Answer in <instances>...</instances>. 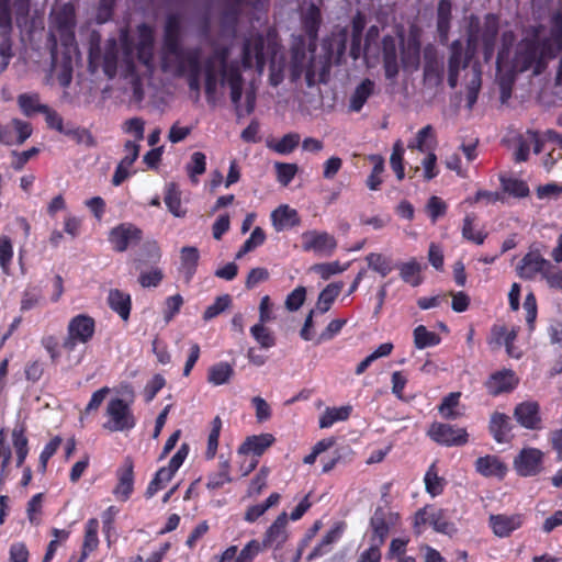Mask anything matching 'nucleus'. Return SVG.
<instances>
[{
    "mask_svg": "<svg viewBox=\"0 0 562 562\" xmlns=\"http://www.w3.org/2000/svg\"><path fill=\"white\" fill-rule=\"evenodd\" d=\"M424 481L426 491L431 496H438L443 492L445 481L438 476L435 464L427 470Z\"/></svg>",
    "mask_w": 562,
    "mask_h": 562,
    "instance_id": "60",
    "label": "nucleus"
},
{
    "mask_svg": "<svg viewBox=\"0 0 562 562\" xmlns=\"http://www.w3.org/2000/svg\"><path fill=\"white\" fill-rule=\"evenodd\" d=\"M138 31L140 40L137 45V58L143 65L150 66L153 61V31L147 24L139 25Z\"/></svg>",
    "mask_w": 562,
    "mask_h": 562,
    "instance_id": "39",
    "label": "nucleus"
},
{
    "mask_svg": "<svg viewBox=\"0 0 562 562\" xmlns=\"http://www.w3.org/2000/svg\"><path fill=\"white\" fill-rule=\"evenodd\" d=\"M352 407L341 406V407H327L325 412L319 417V427L321 428H329L337 422L347 420L351 414Z\"/></svg>",
    "mask_w": 562,
    "mask_h": 562,
    "instance_id": "46",
    "label": "nucleus"
},
{
    "mask_svg": "<svg viewBox=\"0 0 562 562\" xmlns=\"http://www.w3.org/2000/svg\"><path fill=\"white\" fill-rule=\"evenodd\" d=\"M232 304V297L229 294H223L215 299L214 303L206 307V310L203 313V319L205 322H209L216 316H218L221 313H223L225 310H227Z\"/></svg>",
    "mask_w": 562,
    "mask_h": 562,
    "instance_id": "62",
    "label": "nucleus"
},
{
    "mask_svg": "<svg viewBox=\"0 0 562 562\" xmlns=\"http://www.w3.org/2000/svg\"><path fill=\"white\" fill-rule=\"evenodd\" d=\"M499 33L498 18L488 13L483 24L476 15H471L467 30V45L461 40H454L449 46L448 85L451 89L458 86L460 70L471 66L472 77L467 85V108L472 109L477 101L482 86V69L479 61L472 63L476 55L479 43H482L483 58L490 63L494 57L495 44Z\"/></svg>",
    "mask_w": 562,
    "mask_h": 562,
    "instance_id": "1",
    "label": "nucleus"
},
{
    "mask_svg": "<svg viewBox=\"0 0 562 562\" xmlns=\"http://www.w3.org/2000/svg\"><path fill=\"white\" fill-rule=\"evenodd\" d=\"M543 64L539 54V40L537 36L525 38L518 45L514 59V71H526L532 66L539 68Z\"/></svg>",
    "mask_w": 562,
    "mask_h": 562,
    "instance_id": "14",
    "label": "nucleus"
},
{
    "mask_svg": "<svg viewBox=\"0 0 562 562\" xmlns=\"http://www.w3.org/2000/svg\"><path fill=\"white\" fill-rule=\"evenodd\" d=\"M61 134L71 137L77 144H85L87 147L97 145L93 135L83 127L67 125Z\"/></svg>",
    "mask_w": 562,
    "mask_h": 562,
    "instance_id": "56",
    "label": "nucleus"
},
{
    "mask_svg": "<svg viewBox=\"0 0 562 562\" xmlns=\"http://www.w3.org/2000/svg\"><path fill=\"white\" fill-rule=\"evenodd\" d=\"M266 240V233L265 231L257 226L251 232L250 236L245 240V243L241 245L240 249L236 254V259H240L246 254L252 251L257 247L261 246Z\"/></svg>",
    "mask_w": 562,
    "mask_h": 562,
    "instance_id": "57",
    "label": "nucleus"
},
{
    "mask_svg": "<svg viewBox=\"0 0 562 562\" xmlns=\"http://www.w3.org/2000/svg\"><path fill=\"white\" fill-rule=\"evenodd\" d=\"M263 550L260 541L250 540L237 554L235 562H254L255 558Z\"/></svg>",
    "mask_w": 562,
    "mask_h": 562,
    "instance_id": "64",
    "label": "nucleus"
},
{
    "mask_svg": "<svg viewBox=\"0 0 562 562\" xmlns=\"http://www.w3.org/2000/svg\"><path fill=\"white\" fill-rule=\"evenodd\" d=\"M477 473L485 477L504 479L507 473L506 464L496 456H484L476 459L474 463Z\"/></svg>",
    "mask_w": 562,
    "mask_h": 562,
    "instance_id": "29",
    "label": "nucleus"
},
{
    "mask_svg": "<svg viewBox=\"0 0 562 562\" xmlns=\"http://www.w3.org/2000/svg\"><path fill=\"white\" fill-rule=\"evenodd\" d=\"M424 82L430 87H439L443 81V64L424 65Z\"/></svg>",
    "mask_w": 562,
    "mask_h": 562,
    "instance_id": "63",
    "label": "nucleus"
},
{
    "mask_svg": "<svg viewBox=\"0 0 562 562\" xmlns=\"http://www.w3.org/2000/svg\"><path fill=\"white\" fill-rule=\"evenodd\" d=\"M99 520L97 518H90L87 520L85 525V535L83 541L81 546V552L79 558L81 561H85L89 558V555L94 552L99 547Z\"/></svg>",
    "mask_w": 562,
    "mask_h": 562,
    "instance_id": "34",
    "label": "nucleus"
},
{
    "mask_svg": "<svg viewBox=\"0 0 562 562\" xmlns=\"http://www.w3.org/2000/svg\"><path fill=\"white\" fill-rule=\"evenodd\" d=\"M366 260L368 267L382 277H386L393 270L391 260L382 254L370 252L367 255Z\"/></svg>",
    "mask_w": 562,
    "mask_h": 562,
    "instance_id": "55",
    "label": "nucleus"
},
{
    "mask_svg": "<svg viewBox=\"0 0 562 562\" xmlns=\"http://www.w3.org/2000/svg\"><path fill=\"white\" fill-rule=\"evenodd\" d=\"M375 83L366 78L355 89L350 97L349 109L353 112H360L368 99L374 93Z\"/></svg>",
    "mask_w": 562,
    "mask_h": 562,
    "instance_id": "40",
    "label": "nucleus"
},
{
    "mask_svg": "<svg viewBox=\"0 0 562 562\" xmlns=\"http://www.w3.org/2000/svg\"><path fill=\"white\" fill-rule=\"evenodd\" d=\"M271 221L277 231L292 228L301 224L297 211L286 204L280 205L271 213Z\"/></svg>",
    "mask_w": 562,
    "mask_h": 562,
    "instance_id": "33",
    "label": "nucleus"
},
{
    "mask_svg": "<svg viewBox=\"0 0 562 562\" xmlns=\"http://www.w3.org/2000/svg\"><path fill=\"white\" fill-rule=\"evenodd\" d=\"M143 239V231L130 222L121 223L109 232L108 240L115 252H124Z\"/></svg>",
    "mask_w": 562,
    "mask_h": 562,
    "instance_id": "11",
    "label": "nucleus"
},
{
    "mask_svg": "<svg viewBox=\"0 0 562 562\" xmlns=\"http://www.w3.org/2000/svg\"><path fill=\"white\" fill-rule=\"evenodd\" d=\"M200 260L199 249L194 246H184L180 250V272L183 274L184 282L189 284L198 269Z\"/></svg>",
    "mask_w": 562,
    "mask_h": 562,
    "instance_id": "31",
    "label": "nucleus"
},
{
    "mask_svg": "<svg viewBox=\"0 0 562 562\" xmlns=\"http://www.w3.org/2000/svg\"><path fill=\"white\" fill-rule=\"evenodd\" d=\"M562 48V15L557 14L552 20V26L548 37L539 41V54L546 59L554 58Z\"/></svg>",
    "mask_w": 562,
    "mask_h": 562,
    "instance_id": "18",
    "label": "nucleus"
},
{
    "mask_svg": "<svg viewBox=\"0 0 562 562\" xmlns=\"http://www.w3.org/2000/svg\"><path fill=\"white\" fill-rule=\"evenodd\" d=\"M313 54L311 52V58H307L306 43L304 38L300 37L291 46V59H290V79L292 82L297 81L303 74L308 86L314 85L315 70L313 66Z\"/></svg>",
    "mask_w": 562,
    "mask_h": 562,
    "instance_id": "7",
    "label": "nucleus"
},
{
    "mask_svg": "<svg viewBox=\"0 0 562 562\" xmlns=\"http://www.w3.org/2000/svg\"><path fill=\"white\" fill-rule=\"evenodd\" d=\"M109 420L103 425L110 431H128L136 426V417L123 398H111L106 406Z\"/></svg>",
    "mask_w": 562,
    "mask_h": 562,
    "instance_id": "9",
    "label": "nucleus"
},
{
    "mask_svg": "<svg viewBox=\"0 0 562 562\" xmlns=\"http://www.w3.org/2000/svg\"><path fill=\"white\" fill-rule=\"evenodd\" d=\"M544 453L533 447L522 448L514 458L513 467L521 477L537 476L543 471Z\"/></svg>",
    "mask_w": 562,
    "mask_h": 562,
    "instance_id": "10",
    "label": "nucleus"
},
{
    "mask_svg": "<svg viewBox=\"0 0 562 562\" xmlns=\"http://www.w3.org/2000/svg\"><path fill=\"white\" fill-rule=\"evenodd\" d=\"M348 31L341 29L338 33L333 34L330 38L324 41V48L327 50V60L329 61L334 54L340 59L347 48Z\"/></svg>",
    "mask_w": 562,
    "mask_h": 562,
    "instance_id": "42",
    "label": "nucleus"
},
{
    "mask_svg": "<svg viewBox=\"0 0 562 562\" xmlns=\"http://www.w3.org/2000/svg\"><path fill=\"white\" fill-rule=\"evenodd\" d=\"M286 525L288 515L286 513L283 512L277 517V519L266 531L263 540L261 542L263 549L273 546L276 548H280L285 543V541L288 540Z\"/></svg>",
    "mask_w": 562,
    "mask_h": 562,
    "instance_id": "25",
    "label": "nucleus"
},
{
    "mask_svg": "<svg viewBox=\"0 0 562 562\" xmlns=\"http://www.w3.org/2000/svg\"><path fill=\"white\" fill-rule=\"evenodd\" d=\"M549 260L539 254L529 252L520 261L518 266V274L525 280H532L538 273L543 274L547 268H550Z\"/></svg>",
    "mask_w": 562,
    "mask_h": 562,
    "instance_id": "26",
    "label": "nucleus"
},
{
    "mask_svg": "<svg viewBox=\"0 0 562 562\" xmlns=\"http://www.w3.org/2000/svg\"><path fill=\"white\" fill-rule=\"evenodd\" d=\"M531 148L535 154H540L543 148V140L537 131L528 130L517 138V148L514 154L515 161H527Z\"/></svg>",
    "mask_w": 562,
    "mask_h": 562,
    "instance_id": "22",
    "label": "nucleus"
},
{
    "mask_svg": "<svg viewBox=\"0 0 562 562\" xmlns=\"http://www.w3.org/2000/svg\"><path fill=\"white\" fill-rule=\"evenodd\" d=\"M514 417L526 429H540V406L537 402L527 401L519 403L514 409Z\"/></svg>",
    "mask_w": 562,
    "mask_h": 562,
    "instance_id": "21",
    "label": "nucleus"
},
{
    "mask_svg": "<svg viewBox=\"0 0 562 562\" xmlns=\"http://www.w3.org/2000/svg\"><path fill=\"white\" fill-rule=\"evenodd\" d=\"M280 50V45L277 41V35L268 32L267 36L261 33H251L245 37L241 48V66L244 69L256 68L261 74L267 65V59H270L269 66V83L272 87H278L284 79V58L277 60V55Z\"/></svg>",
    "mask_w": 562,
    "mask_h": 562,
    "instance_id": "2",
    "label": "nucleus"
},
{
    "mask_svg": "<svg viewBox=\"0 0 562 562\" xmlns=\"http://www.w3.org/2000/svg\"><path fill=\"white\" fill-rule=\"evenodd\" d=\"M519 383V379L512 369H503L492 373L485 382V389L492 396L510 393Z\"/></svg>",
    "mask_w": 562,
    "mask_h": 562,
    "instance_id": "17",
    "label": "nucleus"
},
{
    "mask_svg": "<svg viewBox=\"0 0 562 562\" xmlns=\"http://www.w3.org/2000/svg\"><path fill=\"white\" fill-rule=\"evenodd\" d=\"M201 52L199 48L183 49V55L178 59L176 75L181 77L187 74H201Z\"/></svg>",
    "mask_w": 562,
    "mask_h": 562,
    "instance_id": "37",
    "label": "nucleus"
},
{
    "mask_svg": "<svg viewBox=\"0 0 562 562\" xmlns=\"http://www.w3.org/2000/svg\"><path fill=\"white\" fill-rule=\"evenodd\" d=\"M428 435L435 442L447 447H460L469 441L465 428L443 423L431 424Z\"/></svg>",
    "mask_w": 562,
    "mask_h": 562,
    "instance_id": "13",
    "label": "nucleus"
},
{
    "mask_svg": "<svg viewBox=\"0 0 562 562\" xmlns=\"http://www.w3.org/2000/svg\"><path fill=\"white\" fill-rule=\"evenodd\" d=\"M452 4L449 0H439L437 7L436 26L439 43L447 45L449 41V32L451 29Z\"/></svg>",
    "mask_w": 562,
    "mask_h": 562,
    "instance_id": "30",
    "label": "nucleus"
},
{
    "mask_svg": "<svg viewBox=\"0 0 562 562\" xmlns=\"http://www.w3.org/2000/svg\"><path fill=\"white\" fill-rule=\"evenodd\" d=\"M501 182L503 190L515 198H526L529 195V187L524 180L501 178Z\"/></svg>",
    "mask_w": 562,
    "mask_h": 562,
    "instance_id": "58",
    "label": "nucleus"
},
{
    "mask_svg": "<svg viewBox=\"0 0 562 562\" xmlns=\"http://www.w3.org/2000/svg\"><path fill=\"white\" fill-rule=\"evenodd\" d=\"M276 438L271 434L252 435L245 439L238 448V454H252L255 458L261 457L270 448Z\"/></svg>",
    "mask_w": 562,
    "mask_h": 562,
    "instance_id": "27",
    "label": "nucleus"
},
{
    "mask_svg": "<svg viewBox=\"0 0 562 562\" xmlns=\"http://www.w3.org/2000/svg\"><path fill=\"white\" fill-rule=\"evenodd\" d=\"M97 330L95 319L88 314H77L67 324V335L63 340L61 348L72 352L78 345H88L94 337Z\"/></svg>",
    "mask_w": 562,
    "mask_h": 562,
    "instance_id": "6",
    "label": "nucleus"
},
{
    "mask_svg": "<svg viewBox=\"0 0 562 562\" xmlns=\"http://www.w3.org/2000/svg\"><path fill=\"white\" fill-rule=\"evenodd\" d=\"M231 48L226 45L215 47L203 63L204 93L209 105L216 106L218 78L226 76L228 69H240L237 60H229Z\"/></svg>",
    "mask_w": 562,
    "mask_h": 562,
    "instance_id": "4",
    "label": "nucleus"
},
{
    "mask_svg": "<svg viewBox=\"0 0 562 562\" xmlns=\"http://www.w3.org/2000/svg\"><path fill=\"white\" fill-rule=\"evenodd\" d=\"M382 59L385 78L393 80L400 72L397 44L392 35L382 38Z\"/></svg>",
    "mask_w": 562,
    "mask_h": 562,
    "instance_id": "23",
    "label": "nucleus"
},
{
    "mask_svg": "<svg viewBox=\"0 0 562 562\" xmlns=\"http://www.w3.org/2000/svg\"><path fill=\"white\" fill-rule=\"evenodd\" d=\"M119 46L115 40H110L105 44L102 56V69L109 79H113L117 72Z\"/></svg>",
    "mask_w": 562,
    "mask_h": 562,
    "instance_id": "41",
    "label": "nucleus"
},
{
    "mask_svg": "<svg viewBox=\"0 0 562 562\" xmlns=\"http://www.w3.org/2000/svg\"><path fill=\"white\" fill-rule=\"evenodd\" d=\"M18 104L21 112L27 117L47 111V105L41 103L38 93H21L18 97Z\"/></svg>",
    "mask_w": 562,
    "mask_h": 562,
    "instance_id": "45",
    "label": "nucleus"
},
{
    "mask_svg": "<svg viewBox=\"0 0 562 562\" xmlns=\"http://www.w3.org/2000/svg\"><path fill=\"white\" fill-rule=\"evenodd\" d=\"M108 305L122 321L127 322L130 319L132 297L128 293L119 289H111L108 295Z\"/></svg>",
    "mask_w": 562,
    "mask_h": 562,
    "instance_id": "32",
    "label": "nucleus"
},
{
    "mask_svg": "<svg viewBox=\"0 0 562 562\" xmlns=\"http://www.w3.org/2000/svg\"><path fill=\"white\" fill-rule=\"evenodd\" d=\"M164 47L165 50L180 58L183 55V48L181 47V19L179 14H168L164 27Z\"/></svg>",
    "mask_w": 562,
    "mask_h": 562,
    "instance_id": "15",
    "label": "nucleus"
},
{
    "mask_svg": "<svg viewBox=\"0 0 562 562\" xmlns=\"http://www.w3.org/2000/svg\"><path fill=\"white\" fill-rule=\"evenodd\" d=\"M436 144L435 130L430 124H428L417 132L414 139L408 142L407 148L411 150H418L420 153H429L434 151Z\"/></svg>",
    "mask_w": 562,
    "mask_h": 562,
    "instance_id": "38",
    "label": "nucleus"
},
{
    "mask_svg": "<svg viewBox=\"0 0 562 562\" xmlns=\"http://www.w3.org/2000/svg\"><path fill=\"white\" fill-rule=\"evenodd\" d=\"M12 446L15 451V463L18 468L23 467L29 454V439L26 436V426L24 424L15 425L11 434Z\"/></svg>",
    "mask_w": 562,
    "mask_h": 562,
    "instance_id": "36",
    "label": "nucleus"
},
{
    "mask_svg": "<svg viewBox=\"0 0 562 562\" xmlns=\"http://www.w3.org/2000/svg\"><path fill=\"white\" fill-rule=\"evenodd\" d=\"M370 160L373 162V168L367 178L366 184L371 191H376L383 182L384 159L380 155H372Z\"/></svg>",
    "mask_w": 562,
    "mask_h": 562,
    "instance_id": "51",
    "label": "nucleus"
},
{
    "mask_svg": "<svg viewBox=\"0 0 562 562\" xmlns=\"http://www.w3.org/2000/svg\"><path fill=\"white\" fill-rule=\"evenodd\" d=\"M172 477L173 475H171L165 467L160 468L149 482L145 491V497L151 498L158 491L164 488L165 484L171 481Z\"/></svg>",
    "mask_w": 562,
    "mask_h": 562,
    "instance_id": "59",
    "label": "nucleus"
},
{
    "mask_svg": "<svg viewBox=\"0 0 562 562\" xmlns=\"http://www.w3.org/2000/svg\"><path fill=\"white\" fill-rule=\"evenodd\" d=\"M164 201L169 212L176 217H183L186 215L187 211L182 209L181 204V192L176 183L168 184Z\"/></svg>",
    "mask_w": 562,
    "mask_h": 562,
    "instance_id": "49",
    "label": "nucleus"
},
{
    "mask_svg": "<svg viewBox=\"0 0 562 562\" xmlns=\"http://www.w3.org/2000/svg\"><path fill=\"white\" fill-rule=\"evenodd\" d=\"M29 12V0H0V72L7 69L12 57L13 15L20 24Z\"/></svg>",
    "mask_w": 562,
    "mask_h": 562,
    "instance_id": "3",
    "label": "nucleus"
},
{
    "mask_svg": "<svg viewBox=\"0 0 562 562\" xmlns=\"http://www.w3.org/2000/svg\"><path fill=\"white\" fill-rule=\"evenodd\" d=\"M321 22L322 20L319 9L315 5H312L302 20L303 30L310 40L308 50L312 53L315 52L316 48V41L318 37Z\"/></svg>",
    "mask_w": 562,
    "mask_h": 562,
    "instance_id": "35",
    "label": "nucleus"
},
{
    "mask_svg": "<svg viewBox=\"0 0 562 562\" xmlns=\"http://www.w3.org/2000/svg\"><path fill=\"white\" fill-rule=\"evenodd\" d=\"M401 521L398 513L390 507L378 506L369 520V541L384 544L392 528Z\"/></svg>",
    "mask_w": 562,
    "mask_h": 562,
    "instance_id": "8",
    "label": "nucleus"
},
{
    "mask_svg": "<svg viewBox=\"0 0 562 562\" xmlns=\"http://www.w3.org/2000/svg\"><path fill=\"white\" fill-rule=\"evenodd\" d=\"M76 25V10L71 3H65L53 14L48 37L53 59L57 57L58 41L68 54L77 48Z\"/></svg>",
    "mask_w": 562,
    "mask_h": 562,
    "instance_id": "5",
    "label": "nucleus"
},
{
    "mask_svg": "<svg viewBox=\"0 0 562 562\" xmlns=\"http://www.w3.org/2000/svg\"><path fill=\"white\" fill-rule=\"evenodd\" d=\"M413 336L414 345L419 350L438 346L441 342L440 336L435 331L428 330L424 325L415 327Z\"/></svg>",
    "mask_w": 562,
    "mask_h": 562,
    "instance_id": "47",
    "label": "nucleus"
},
{
    "mask_svg": "<svg viewBox=\"0 0 562 562\" xmlns=\"http://www.w3.org/2000/svg\"><path fill=\"white\" fill-rule=\"evenodd\" d=\"M488 431L497 443L510 441L512 424L510 418L504 413L494 412L488 423Z\"/></svg>",
    "mask_w": 562,
    "mask_h": 562,
    "instance_id": "28",
    "label": "nucleus"
},
{
    "mask_svg": "<svg viewBox=\"0 0 562 562\" xmlns=\"http://www.w3.org/2000/svg\"><path fill=\"white\" fill-rule=\"evenodd\" d=\"M422 43L416 32H411L407 38H401V65L406 71H415L420 65Z\"/></svg>",
    "mask_w": 562,
    "mask_h": 562,
    "instance_id": "16",
    "label": "nucleus"
},
{
    "mask_svg": "<svg viewBox=\"0 0 562 562\" xmlns=\"http://www.w3.org/2000/svg\"><path fill=\"white\" fill-rule=\"evenodd\" d=\"M301 238L304 251H313L321 257H330L337 248L336 238L327 232L306 231L302 234Z\"/></svg>",
    "mask_w": 562,
    "mask_h": 562,
    "instance_id": "12",
    "label": "nucleus"
},
{
    "mask_svg": "<svg viewBox=\"0 0 562 562\" xmlns=\"http://www.w3.org/2000/svg\"><path fill=\"white\" fill-rule=\"evenodd\" d=\"M227 85L231 89V101L238 119L244 117L240 100L243 97L244 78L240 69L231 68L226 76L218 78V86Z\"/></svg>",
    "mask_w": 562,
    "mask_h": 562,
    "instance_id": "20",
    "label": "nucleus"
},
{
    "mask_svg": "<svg viewBox=\"0 0 562 562\" xmlns=\"http://www.w3.org/2000/svg\"><path fill=\"white\" fill-rule=\"evenodd\" d=\"M404 146L401 139H397L392 148V154L390 157V165L393 171L396 175V178L402 181L405 177L404 171Z\"/></svg>",
    "mask_w": 562,
    "mask_h": 562,
    "instance_id": "54",
    "label": "nucleus"
},
{
    "mask_svg": "<svg viewBox=\"0 0 562 562\" xmlns=\"http://www.w3.org/2000/svg\"><path fill=\"white\" fill-rule=\"evenodd\" d=\"M43 301L42 288L40 285H29L22 293L20 310L22 312L31 311L40 306Z\"/></svg>",
    "mask_w": 562,
    "mask_h": 562,
    "instance_id": "50",
    "label": "nucleus"
},
{
    "mask_svg": "<svg viewBox=\"0 0 562 562\" xmlns=\"http://www.w3.org/2000/svg\"><path fill=\"white\" fill-rule=\"evenodd\" d=\"M117 484L113 494L119 501L126 502L134 491V462L126 457L123 464L116 470Z\"/></svg>",
    "mask_w": 562,
    "mask_h": 562,
    "instance_id": "19",
    "label": "nucleus"
},
{
    "mask_svg": "<svg viewBox=\"0 0 562 562\" xmlns=\"http://www.w3.org/2000/svg\"><path fill=\"white\" fill-rule=\"evenodd\" d=\"M488 521L494 535L499 538H505L522 526L524 517L520 514L510 516L497 514L491 515Z\"/></svg>",
    "mask_w": 562,
    "mask_h": 562,
    "instance_id": "24",
    "label": "nucleus"
},
{
    "mask_svg": "<svg viewBox=\"0 0 562 562\" xmlns=\"http://www.w3.org/2000/svg\"><path fill=\"white\" fill-rule=\"evenodd\" d=\"M233 375V366L228 362L221 361L209 368L207 382L214 386L223 385L228 383Z\"/></svg>",
    "mask_w": 562,
    "mask_h": 562,
    "instance_id": "43",
    "label": "nucleus"
},
{
    "mask_svg": "<svg viewBox=\"0 0 562 562\" xmlns=\"http://www.w3.org/2000/svg\"><path fill=\"white\" fill-rule=\"evenodd\" d=\"M400 277L412 286H418L423 283L422 266L416 258H412L407 262L401 263L398 267Z\"/></svg>",
    "mask_w": 562,
    "mask_h": 562,
    "instance_id": "44",
    "label": "nucleus"
},
{
    "mask_svg": "<svg viewBox=\"0 0 562 562\" xmlns=\"http://www.w3.org/2000/svg\"><path fill=\"white\" fill-rule=\"evenodd\" d=\"M342 289L341 282H333L326 285L318 295L316 307L319 313H326L339 295Z\"/></svg>",
    "mask_w": 562,
    "mask_h": 562,
    "instance_id": "48",
    "label": "nucleus"
},
{
    "mask_svg": "<svg viewBox=\"0 0 562 562\" xmlns=\"http://www.w3.org/2000/svg\"><path fill=\"white\" fill-rule=\"evenodd\" d=\"M266 323H258L250 328L254 339L265 349H269L276 345L273 334L265 326Z\"/></svg>",
    "mask_w": 562,
    "mask_h": 562,
    "instance_id": "61",
    "label": "nucleus"
},
{
    "mask_svg": "<svg viewBox=\"0 0 562 562\" xmlns=\"http://www.w3.org/2000/svg\"><path fill=\"white\" fill-rule=\"evenodd\" d=\"M461 397L460 392H451L445 396L438 407L440 415L446 419H456L460 413L456 411Z\"/></svg>",
    "mask_w": 562,
    "mask_h": 562,
    "instance_id": "53",
    "label": "nucleus"
},
{
    "mask_svg": "<svg viewBox=\"0 0 562 562\" xmlns=\"http://www.w3.org/2000/svg\"><path fill=\"white\" fill-rule=\"evenodd\" d=\"M513 41H514V35L512 32H505L503 34L502 46L498 49V53L496 56V61H495L497 72H502L508 66Z\"/></svg>",
    "mask_w": 562,
    "mask_h": 562,
    "instance_id": "52",
    "label": "nucleus"
}]
</instances>
